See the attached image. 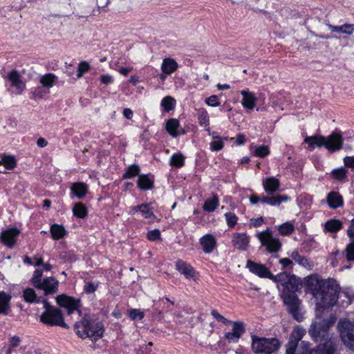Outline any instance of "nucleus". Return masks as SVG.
<instances>
[{
	"label": "nucleus",
	"instance_id": "f257e3e1",
	"mask_svg": "<svg viewBox=\"0 0 354 354\" xmlns=\"http://www.w3.org/2000/svg\"><path fill=\"white\" fill-rule=\"evenodd\" d=\"M305 292L312 295L315 301L316 311L336 305L340 287L334 279H323L317 274L308 275L304 279Z\"/></svg>",
	"mask_w": 354,
	"mask_h": 354
},
{
	"label": "nucleus",
	"instance_id": "f03ea898",
	"mask_svg": "<svg viewBox=\"0 0 354 354\" xmlns=\"http://www.w3.org/2000/svg\"><path fill=\"white\" fill-rule=\"evenodd\" d=\"M81 325L83 327L82 330H80V324L78 323L75 324L74 330L82 339L89 337L92 342H96L104 335V326L98 319L84 317L81 321Z\"/></svg>",
	"mask_w": 354,
	"mask_h": 354
},
{
	"label": "nucleus",
	"instance_id": "7ed1b4c3",
	"mask_svg": "<svg viewBox=\"0 0 354 354\" xmlns=\"http://www.w3.org/2000/svg\"><path fill=\"white\" fill-rule=\"evenodd\" d=\"M342 134H330L327 138L315 134L313 136H307L304 139L305 143L308 144L310 150L315 148L325 147L329 150L335 151L342 147Z\"/></svg>",
	"mask_w": 354,
	"mask_h": 354
},
{
	"label": "nucleus",
	"instance_id": "20e7f679",
	"mask_svg": "<svg viewBox=\"0 0 354 354\" xmlns=\"http://www.w3.org/2000/svg\"><path fill=\"white\" fill-rule=\"evenodd\" d=\"M318 313L317 312L316 317L308 329L309 335L316 342L322 341L327 337L329 328L336 321V318L333 315H331L329 319H322Z\"/></svg>",
	"mask_w": 354,
	"mask_h": 354
},
{
	"label": "nucleus",
	"instance_id": "39448f33",
	"mask_svg": "<svg viewBox=\"0 0 354 354\" xmlns=\"http://www.w3.org/2000/svg\"><path fill=\"white\" fill-rule=\"evenodd\" d=\"M280 342L276 338L259 337L252 336V350L255 354H272L279 348Z\"/></svg>",
	"mask_w": 354,
	"mask_h": 354
},
{
	"label": "nucleus",
	"instance_id": "423d86ee",
	"mask_svg": "<svg viewBox=\"0 0 354 354\" xmlns=\"http://www.w3.org/2000/svg\"><path fill=\"white\" fill-rule=\"evenodd\" d=\"M281 297L284 305L287 307L288 313L298 322L304 319L301 313V301L295 292H281Z\"/></svg>",
	"mask_w": 354,
	"mask_h": 354
},
{
	"label": "nucleus",
	"instance_id": "0eeeda50",
	"mask_svg": "<svg viewBox=\"0 0 354 354\" xmlns=\"http://www.w3.org/2000/svg\"><path fill=\"white\" fill-rule=\"evenodd\" d=\"M39 321L48 326H58L64 328H69L65 323L62 313L59 308H51L44 310L39 316Z\"/></svg>",
	"mask_w": 354,
	"mask_h": 354
},
{
	"label": "nucleus",
	"instance_id": "6e6552de",
	"mask_svg": "<svg viewBox=\"0 0 354 354\" xmlns=\"http://www.w3.org/2000/svg\"><path fill=\"white\" fill-rule=\"evenodd\" d=\"M340 337L345 346L354 351V322L341 319L338 322Z\"/></svg>",
	"mask_w": 354,
	"mask_h": 354
},
{
	"label": "nucleus",
	"instance_id": "1a4fd4ad",
	"mask_svg": "<svg viewBox=\"0 0 354 354\" xmlns=\"http://www.w3.org/2000/svg\"><path fill=\"white\" fill-rule=\"evenodd\" d=\"M262 245L266 248L270 253L277 252L281 250V243L278 238L272 236V231L267 229L265 231L259 232L257 235Z\"/></svg>",
	"mask_w": 354,
	"mask_h": 354
},
{
	"label": "nucleus",
	"instance_id": "9d476101",
	"mask_svg": "<svg viewBox=\"0 0 354 354\" xmlns=\"http://www.w3.org/2000/svg\"><path fill=\"white\" fill-rule=\"evenodd\" d=\"M303 347L306 348L304 354H334L336 351V339L330 338L324 344H321L316 348H309V344L302 342Z\"/></svg>",
	"mask_w": 354,
	"mask_h": 354
},
{
	"label": "nucleus",
	"instance_id": "9b49d317",
	"mask_svg": "<svg viewBox=\"0 0 354 354\" xmlns=\"http://www.w3.org/2000/svg\"><path fill=\"white\" fill-rule=\"evenodd\" d=\"M277 275H283L280 280H274V282L281 283L283 290L282 292H295L299 289V279L295 274H289L287 272H281Z\"/></svg>",
	"mask_w": 354,
	"mask_h": 354
},
{
	"label": "nucleus",
	"instance_id": "f8f14e48",
	"mask_svg": "<svg viewBox=\"0 0 354 354\" xmlns=\"http://www.w3.org/2000/svg\"><path fill=\"white\" fill-rule=\"evenodd\" d=\"M246 267L250 272L261 278H268L274 280H280L282 275H273L270 270L263 264L257 263L252 260H248Z\"/></svg>",
	"mask_w": 354,
	"mask_h": 354
},
{
	"label": "nucleus",
	"instance_id": "ddd939ff",
	"mask_svg": "<svg viewBox=\"0 0 354 354\" xmlns=\"http://www.w3.org/2000/svg\"><path fill=\"white\" fill-rule=\"evenodd\" d=\"M56 301L60 307L67 310L68 315L72 314L75 311H79L80 306V301L79 299H75L71 297L67 296L66 294H62L56 297Z\"/></svg>",
	"mask_w": 354,
	"mask_h": 354
},
{
	"label": "nucleus",
	"instance_id": "4468645a",
	"mask_svg": "<svg viewBox=\"0 0 354 354\" xmlns=\"http://www.w3.org/2000/svg\"><path fill=\"white\" fill-rule=\"evenodd\" d=\"M304 330L297 327L294 329L290 335V339L286 344V354H295L298 346L299 342L304 335Z\"/></svg>",
	"mask_w": 354,
	"mask_h": 354
},
{
	"label": "nucleus",
	"instance_id": "2eb2a0df",
	"mask_svg": "<svg viewBox=\"0 0 354 354\" xmlns=\"http://www.w3.org/2000/svg\"><path fill=\"white\" fill-rule=\"evenodd\" d=\"M232 331L225 334V337L230 342H238L241 335L245 332V324L243 322H233Z\"/></svg>",
	"mask_w": 354,
	"mask_h": 354
},
{
	"label": "nucleus",
	"instance_id": "dca6fc26",
	"mask_svg": "<svg viewBox=\"0 0 354 354\" xmlns=\"http://www.w3.org/2000/svg\"><path fill=\"white\" fill-rule=\"evenodd\" d=\"M59 281L53 277L44 278L41 281V286H37L35 288L44 291L45 295L55 294L58 290Z\"/></svg>",
	"mask_w": 354,
	"mask_h": 354
},
{
	"label": "nucleus",
	"instance_id": "f3484780",
	"mask_svg": "<svg viewBox=\"0 0 354 354\" xmlns=\"http://www.w3.org/2000/svg\"><path fill=\"white\" fill-rule=\"evenodd\" d=\"M19 234V230L17 228H10L1 232L0 239L7 247L12 248L15 244L16 239Z\"/></svg>",
	"mask_w": 354,
	"mask_h": 354
},
{
	"label": "nucleus",
	"instance_id": "a211bd4d",
	"mask_svg": "<svg viewBox=\"0 0 354 354\" xmlns=\"http://www.w3.org/2000/svg\"><path fill=\"white\" fill-rule=\"evenodd\" d=\"M8 80L15 87L18 94H21L26 87L25 83L21 80L20 73L17 70H12L8 75Z\"/></svg>",
	"mask_w": 354,
	"mask_h": 354
},
{
	"label": "nucleus",
	"instance_id": "6ab92c4d",
	"mask_svg": "<svg viewBox=\"0 0 354 354\" xmlns=\"http://www.w3.org/2000/svg\"><path fill=\"white\" fill-rule=\"evenodd\" d=\"M176 269L182 274L185 276L186 279H195L196 271L194 268L185 261L179 259L176 262Z\"/></svg>",
	"mask_w": 354,
	"mask_h": 354
},
{
	"label": "nucleus",
	"instance_id": "aec40b11",
	"mask_svg": "<svg viewBox=\"0 0 354 354\" xmlns=\"http://www.w3.org/2000/svg\"><path fill=\"white\" fill-rule=\"evenodd\" d=\"M250 238L245 233H234L232 235V243L239 250H246Z\"/></svg>",
	"mask_w": 354,
	"mask_h": 354
},
{
	"label": "nucleus",
	"instance_id": "412c9836",
	"mask_svg": "<svg viewBox=\"0 0 354 354\" xmlns=\"http://www.w3.org/2000/svg\"><path fill=\"white\" fill-rule=\"evenodd\" d=\"M263 186L268 194L272 195L279 189L280 183L277 178L269 177L263 180Z\"/></svg>",
	"mask_w": 354,
	"mask_h": 354
},
{
	"label": "nucleus",
	"instance_id": "4be33fe9",
	"mask_svg": "<svg viewBox=\"0 0 354 354\" xmlns=\"http://www.w3.org/2000/svg\"><path fill=\"white\" fill-rule=\"evenodd\" d=\"M200 243L205 253H210L216 247L215 238L212 234H205L200 239Z\"/></svg>",
	"mask_w": 354,
	"mask_h": 354
},
{
	"label": "nucleus",
	"instance_id": "5701e85b",
	"mask_svg": "<svg viewBox=\"0 0 354 354\" xmlns=\"http://www.w3.org/2000/svg\"><path fill=\"white\" fill-rule=\"evenodd\" d=\"M326 201L331 209H337L343 205V198L336 192H329L327 195Z\"/></svg>",
	"mask_w": 354,
	"mask_h": 354
},
{
	"label": "nucleus",
	"instance_id": "b1692460",
	"mask_svg": "<svg viewBox=\"0 0 354 354\" xmlns=\"http://www.w3.org/2000/svg\"><path fill=\"white\" fill-rule=\"evenodd\" d=\"M11 295L0 291V315H8L10 309Z\"/></svg>",
	"mask_w": 354,
	"mask_h": 354
},
{
	"label": "nucleus",
	"instance_id": "393cba45",
	"mask_svg": "<svg viewBox=\"0 0 354 354\" xmlns=\"http://www.w3.org/2000/svg\"><path fill=\"white\" fill-rule=\"evenodd\" d=\"M241 94L243 96L242 105L243 107L252 110L254 108L257 97L254 94L248 91H241Z\"/></svg>",
	"mask_w": 354,
	"mask_h": 354
},
{
	"label": "nucleus",
	"instance_id": "a878e982",
	"mask_svg": "<svg viewBox=\"0 0 354 354\" xmlns=\"http://www.w3.org/2000/svg\"><path fill=\"white\" fill-rule=\"evenodd\" d=\"M178 68V63L172 58H165L161 65V70L165 75H170Z\"/></svg>",
	"mask_w": 354,
	"mask_h": 354
},
{
	"label": "nucleus",
	"instance_id": "bb28decb",
	"mask_svg": "<svg viewBox=\"0 0 354 354\" xmlns=\"http://www.w3.org/2000/svg\"><path fill=\"white\" fill-rule=\"evenodd\" d=\"M289 199L287 196L277 195L263 196L261 202L263 204H269L272 206L279 205L282 202H286Z\"/></svg>",
	"mask_w": 354,
	"mask_h": 354
},
{
	"label": "nucleus",
	"instance_id": "cd10ccee",
	"mask_svg": "<svg viewBox=\"0 0 354 354\" xmlns=\"http://www.w3.org/2000/svg\"><path fill=\"white\" fill-rule=\"evenodd\" d=\"M327 26L332 32L344 33L346 35H352L354 32V24H344L342 26L327 24Z\"/></svg>",
	"mask_w": 354,
	"mask_h": 354
},
{
	"label": "nucleus",
	"instance_id": "c85d7f7f",
	"mask_svg": "<svg viewBox=\"0 0 354 354\" xmlns=\"http://www.w3.org/2000/svg\"><path fill=\"white\" fill-rule=\"evenodd\" d=\"M88 191V187L84 183H75L71 186V192L78 198L85 196Z\"/></svg>",
	"mask_w": 354,
	"mask_h": 354
},
{
	"label": "nucleus",
	"instance_id": "c756f323",
	"mask_svg": "<svg viewBox=\"0 0 354 354\" xmlns=\"http://www.w3.org/2000/svg\"><path fill=\"white\" fill-rule=\"evenodd\" d=\"M137 185L141 190L151 189L153 187V180L147 175H138Z\"/></svg>",
	"mask_w": 354,
	"mask_h": 354
},
{
	"label": "nucleus",
	"instance_id": "7c9ffc66",
	"mask_svg": "<svg viewBox=\"0 0 354 354\" xmlns=\"http://www.w3.org/2000/svg\"><path fill=\"white\" fill-rule=\"evenodd\" d=\"M50 232L52 238L54 240L60 239L63 238L66 234V231L65 228L64 227V226L62 225L56 224V223L53 224L50 226Z\"/></svg>",
	"mask_w": 354,
	"mask_h": 354
},
{
	"label": "nucleus",
	"instance_id": "2f4dec72",
	"mask_svg": "<svg viewBox=\"0 0 354 354\" xmlns=\"http://www.w3.org/2000/svg\"><path fill=\"white\" fill-rule=\"evenodd\" d=\"M218 197L217 196L216 194H214L211 198H207L205 201L203 205V209L206 212H214L218 207Z\"/></svg>",
	"mask_w": 354,
	"mask_h": 354
},
{
	"label": "nucleus",
	"instance_id": "473e14b6",
	"mask_svg": "<svg viewBox=\"0 0 354 354\" xmlns=\"http://www.w3.org/2000/svg\"><path fill=\"white\" fill-rule=\"evenodd\" d=\"M326 231L336 233L342 228V223L338 219H330L324 224Z\"/></svg>",
	"mask_w": 354,
	"mask_h": 354
},
{
	"label": "nucleus",
	"instance_id": "72a5a7b5",
	"mask_svg": "<svg viewBox=\"0 0 354 354\" xmlns=\"http://www.w3.org/2000/svg\"><path fill=\"white\" fill-rule=\"evenodd\" d=\"M56 78L54 74L46 73L40 77L39 82L41 86L49 90L53 87Z\"/></svg>",
	"mask_w": 354,
	"mask_h": 354
},
{
	"label": "nucleus",
	"instance_id": "f704fd0d",
	"mask_svg": "<svg viewBox=\"0 0 354 354\" xmlns=\"http://www.w3.org/2000/svg\"><path fill=\"white\" fill-rule=\"evenodd\" d=\"M23 297L28 303H40V297H37L35 291L31 288H28L24 290Z\"/></svg>",
	"mask_w": 354,
	"mask_h": 354
},
{
	"label": "nucleus",
	"instance_id": "c9c22d12",
	"mask_svg": "<svg viewBox=\"0 0 354 354\" xmlns=\"http://www.w3.org/2000/svg\"><path fill=\"white\" fill-rule=\"evenodd\" d=\"M140 168L138 165L133 164L128 167L127 171L122 175L123 179H129L139 175Z\"/></svg>",
	"mask_w": 354,
	"mask_h": 354
},
{
	"label": "nucleus",
	"instance_id": "e433bc0d",
	"mask_svg": "<svg viewBox=\"0 0 354 354\" xmlns=\"http://www.w3.org/2000/svg\"><path fill=\"white\" fill-rule=\"evenodd\" d=\"M290 257L297 262L299 265L304 267L308 268L310 267V262L308 259L303 256H301L297 250H294Z\"/></svg>",
	"mask_w": 354,
	"mask_h": 354
},
{
	"label": "nucleus",
	"instance_id": "4c0bfd02",
	"mask_svg": "<svg viewBox=\"0 0 354 354\" xmlns=\"http://www.w3.org/2000/svg\"><path fill=\"white\" fill-rule=\"evenodd\" d=\"M73 212L75 216L80 218H84L87 215V209L85 205L82 203L75 204L73 208Z\"/></svg>",
	"mask_w": 354,
	"mask_h": 354
},
{
	"label": "nucleus",
	"instance_id": "58836bf2",
	"mask_svg": "<svg viewBox=\"0 0 354 354\" xmlns=\"http://www.w3.org/2000/svg\"><path fill=\"white\" fill-rule=\"evenodd\" d=\"M214 140L209 143L212 151H220L223 148V140H227L226 137L214 136Z\"/></svg>",
	"mask_w": 354,
	"mask_h": 354
},
{
	"label": "nucleus",
	"instance_id": "ea45409f",
	"mask_svg": "<svg viewBox=\"0 0 354 354\" xmlns=\"http://www.w3.org/2000/svg\"><path fill=\"white\" fill-rule=\"evenodd\" d=\"M3 165L7 169H12L16 166V161L13 156L3 155L0 160V165Z\"/></svg>",
	"mask_w": 354,
	"mask_h": 354
},
{
	"label": "nucleus",
	"instance_id": "a19ab883",
	"mask_svg": "<svg viewBox=\"0 0 354 354\" xmlns=\"http://www.w3.org/2000/svg\"><path fill=\"white\" fill-rule=\"evenodd\" d=\"M278 230L280 234L288 236L293 232L295 227L290 222H286L279 225Z\"/></svg>",
	"mask_w": 354,
	"mask_h": 354
},
{
	"label": "nucleus",
	"instance_id": "79ce46f5",
	"mask_svg": "<svg viewBox=\"0 0 354 354\" xmlns=\"http://www.w3.org/2000/svg\"><path fill=\"white\" fill-rule=\"evenodd\" d=\"M185 158L181 153H175L171 156L170 165L176 167H181L184 165Z\"/></svg>",
	"mask_w": 354,
	"mask_h": 354
},
{
	"label": "nucleus",
	"instance_id": "37998d69",
	"mask_svg": "<svg viewBox=\"0 0 354 354\" xmlns=\"http://www.w3.org/2000/svg\"><path fill=\"white\" fill-rule=\"evenodd\" d=\"M198 118L201 126L206 127L209 124V115L206 110L201 109L198 111Z\"/></svg>",
	"mask_w": 354,
	"mask_h": 354
},
{
	"label": "nucleus",
	"instance_id": "c03bdc74",
	"mask_svg": "<svg viewBox=\"0 0 354 354\" xmlns=\"http://www.w3.org/2000/svg\"><path fill=\"white\" fill-rule=\"evenodd\" d=\"M175 100L171 96L165 97L161 102V105L166 111H169L174 108Z\"/></svg>",
	"mask_w": 354,
	"mask_h": 354
},
{
	"label": "nucleus",
	"instance_id": "a18cd8bd",
	"mask_svg": "<svg viewBox=\"0 0 354 354\" xmlns=\"http://www.w3.org/2000/svg\"><path fill=\"white\" fill-rule=\"evenodd\" d=\"M345 257L348 261H354V241L349 243L344 250Z\"/></svg>",
	"mask_w": 354,
	"mask_h": 354
},
{
	"label": "nucleus",
	"instance_id": "49530a36",
	"mask_svg": "<svg viewBox=\"0 0 354 354\" xmlns=\"http://www.w3.org/2000/svg\"><path fill=\"white\" fill-rule=\"evenodd\" d=\"M42 275L43 272L41 270L37 269L34 271L32 277L31 278V283L35 288L41 286V281H42Z\"/></svg>",
	"mask_w": 354,
	"mask_h": 354
},
{
	"label": "nucleus",
	"instance_id": "de8ad7c7",
	"mask_svg": "<svg viewBox=\"0 0 354 354\" xmlns=\"http://www.w3.org/2000/svg\"><path fill=\"white\" fill-rule=\"evenodd\" d=\"M179 124V121L177 119L171 118L166 123V130L168 133H176Z\"/></svg>",
	"mask_w": 354,
	"mask_h": 354
},
{
	"label": "nucleus",
	"instance_id": "09e8293b",
	"mask_svg": "<svg viewBox=\"0 0 354 354\" xmlns=\"http://www.w3.org/2000/svg\"><path fill=\"white\" fill-rule=\"evenodd\" d=\"M270 153V149L266 145L257 147L254 155L259 158H264Z\"/></svg>",
	"mask_w": 354,
	"mask_h": 354
},
{
	"label": "nucleus",
	"instance_id": "8fccbe9b",
	"mask_svg": "<svg viewBox=\"0 0 354 354\" xmlns=\"http://www.w3.org/2000/svg\"><path fill=\"white\" fill-rule=\"evenodd\" d=\"M347 171L343 168H337L336 169L333 170L331 174L333 178L342 180L346 177Z\"/></svg>",
	"mask_w": 354,
	"mask_h": 354
},
{
	"label": "nucleus",
	"instance_id": "3c124183",
	"mask_svg": "<svg viewBox=\"0 0 354 354\" xmlns=\"http://www.w3.org/2000/svg\"><path fill=\"white\" fill-rule=\"evenodd\" d=\"M90 68H91L90 65L87 62H86V61L81 62L78 64V67H77V78L82 77L83 76V74L84 73L90 70Z\"/></svg>",
	"mask_w": 354,
	"mask_h": 354
},
{
	"label": "nucleus",
	"instance_id": "603ef678",
	"mask_svg": "<svg viewBox=\"0 0 354 354\" xmlns=\"http://www.w3.org/2000/svg\"><path fill=\"white\" fill-rule=\"evenodd\" d=\"M225 217L229 227L232 228L236 225L238 221V218L234 213L227 212L225 214Z\"/></svg>",
	"mask_w": 354,
	"mask_h": 354
},
{
	"label": "nucleus",
	"instance_id": "864d4df0",
	"mask_svg": "<svg viewBox=\"0 0 354 354\" xmlns=\"http://www.w3.org/2000/svg\"><path fill=\"white\" fill-rule=\"evenodd\" d=\"M48 93V90L43 86H37L33 91L35 98L42 99Z\"/></svg>",
	"mask_w": 354,
	"mask_h": 354
},
{
	"label": "nucleus",
	"instance_id": "5fc2aeb1",
	"mask_svg": "<svg viewBox=\"0 0 354 354\" xmlns=\"http://www.w3.org/2000/svg\"><path fill=\"white\" fill-rule=\"evenodd\" d=\"M129 315L133 320H141L144 317V313L140 309L134 308L129 310Z\"/></svg>",
	"mask_w": 354,
	"mask_h": 354
},
{
	"label": "nucleus",
	"instance_id": "6e6d98bb",
	"mask_svg": "<svg viewBox=\"0 0 354 354\" xmlns=\"http://www.w3.org/2000/svg\"><path fill=\"white\" fill-rule=\"evenodd\" d=\"M140 212L144 218H147L151 216H154L153 213L149 207V204H142L140 205Z\"/></svg>",
	"mask_w": 354,
	"mask_h": 354
},
{
	"label": "nucleus",
	"instance_id": "4d7b16f0",
	"mask_svg": "<svg viewBox=\"0 0 354 354\" xmlns=\"http://www.w3.org/2000/svg\"><path fill=\"white\" fill-rule=\"evenodd\" d=\"M60 258L65 261L73 262L76 260V257L73 252L66 251L60 254Z\"/></svg>",
	"mask_w": 354,
	"mask_h": 354
},
{
	"label": "nucleus",
	"instance_id": "13d9d810",
	"mask_svg": "<svg viewBox=\"0 0 354 354\" xmlns=\"http://www.w3.org/2000/svg\"><path fill=\"white\" fill-rule=\"evenodd\" d=\"M147 239L151 241H155L160 239V232L158 229L149 231L147 234Z\"/></svg>",
	"mask_w": 354,
	"mask_h": 354
},
{
	"label": "nucleus",
	"instance_id": "bf43d9fd",
	"mask_svg": "<svg viewBox=\"0 0 354 354\" xmlns=\"http://www.w3.org/2000/svg\"><path fill=\"white\" fill-rule=\"evenodd\" d=\"M98 285L99 282H86L84 285V290L87 294H92L96 290Z\"/></svg>",
	"mask_w": 354,
	"mask_h": 354
},
{
	"label": "nucleus",
	"instance_id": "052dcab7",
	"mask_svg": "<svg viewBox=\"0 0 354 354\" xmlns=\"http://www.w3.org/2000/svg\"><path fill=\"white\" fill-rule=\"evenodd\" d=\"M211 315L218 322H222L224 324H228L231 322L224 317L223 315L219 314L216 310H212L211 311Z\"/></svg>",
	"mask_w": 354,
	"mask_h": 354
},
{
	"label": "nucleus",
	"instance_id": "680f3d73",
	"mask_svg": "<svg viewBox=\"0 0 354 354\" xmlns=\"http://www.w3.org/2000/svg\"><path fill=\"white\" fill-rule=\"evenodd\" d=\"M205 102L210 106H218L220 105V102H218L216 95H211L207 97Z\"/></svg>",
	"mask_w": 354,
	"mask_h": 354
},
{
	"label": "nucleus",
	"instance_id": "e2e57ef3",
	"mask_svg": "<svg viewBox=\"0 0 354 354\" xmlns=\"http://www.w3.org/2000/svg\"><path fill=\"white\" fill-rule=\"evenodd\" d=\"M263 222V218L262 216L257 218H251L250 221V225L252 227H259L262 225Z\"/></svg>",
	"mask_w": 354,
	"mask_h": 354
},
{
	"label": "nucleus",
	"instance_id": "0e129e2a",
	"mask_svg": "<svg viewBox=\"0 0 354 354\" xmlns=\"http://www.w3.org/2000/svg\"><path fill=\"white\" fill-rule=\"evenodd\" d=\"M347 235L351 240L354 241V218L352 219L351 225L347 230Z\"/></svg>",
	"mask_w": 354,
	"mask_h": 354
},
{
	"label": "nucleus",
	"instance_id": "69168bd1",
	"mask_svg": "<svg viewBox=\"0 0 354 354\" xmlns=\"http://www.w3.org/2000/svg\"><path fill=\"white\" fill-rule=\"evenodd\" d=\"M344 162L346 167L354 168V157L347 156L344 158Z\"/></svg>",
	"mask_w": 354,
	"mask_h": 354
},
{
	"label": "nucleus",
	"instance_id": "338daca9",
	"mask_svg": "<svg viewBox=\"0 0 354 354\" xmlns=\"http://www.w3.org/2000/svg\"><path fill=\"white\" fill-rule=\"evenodd\" d=\"M21 342V339L19 336H13L10 339V346L12 348L17 347Z\"/></svg>",
	"mask_w": 354,
	"mask_h": 354
},
{
	"label": "nucleus",
	"instance_id": "774afa93",
	"mask_svg": "<svg viewBox=\"0 0 354 354\" xmlns=\"http://www.w3.org/2000/svg\"><path fill=\"white\" fill-rule=\"evenodd\" d=\"M133 111L131 109L126 108L123 111V115L125 118L130 120L133 116Z\"/></svg>",
	"mask_w": 354,
	"mask_h": 354
}]
</instances>
